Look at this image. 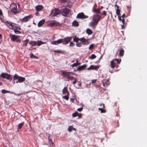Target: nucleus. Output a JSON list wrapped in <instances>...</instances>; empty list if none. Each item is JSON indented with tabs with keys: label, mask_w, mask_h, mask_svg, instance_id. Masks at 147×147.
<instances>
[{
	"label": "nucleus",
	"mask_w": 147,
	"mask_h": 147,
	"mask_svg": "<svg viewBox=\"0 0 147 147\" xmlns=\"http://www.w3.org/2000/svg\"><path fill=\"white\" fill-rule=\"evenodd\" d=\"M102 18L100 15L98 14L93 15L92 18V21L89 24V26L92 27H95Z\"/></svg>",
	"instance_id": "f257e3e1"
},
{
	"label": "nucleus",
	"mask_w": 147,
	"mask_h": 147,
	"mask_svg": "<svg viewBox=\"0 0 147 147\" xmlns=\"http://www.w3.org/2000/svg\"><path fill=\"white\" fill-rule=\"evenodd\" d=\"M3 22L10 29H14L16 28V24L14 23L9 21H5Z\"/></svg>",
	"instance_id": "f03ea898"
},
{
	"label": "nucleus",
	"mask_w": 147,
	"mask_h": 147,
	"mask_svg": "<svg viewBox=\"0 0 147 147\" xmlns=\"http://www.w3.org/2000/svg\"><path fill=\"white\" fill-rule=\"evenodd\" d=\"M0 77L3 78H6L7 79L9 80H12V78L11 75L8 74L6 73H2L0 75Z\"/></svg>",
	"instance_id": "7ed1b4c3"
},
{
	"label": "nucleus",
	"mask_w": 147,
	"mask_h": 147,
	"mask_svg": "<svg viewBox=\"0 0 147 147\" xmlns=\"http://www.w3.org/2000/svg\"><path fill=\"white\" fill-rule=\"evenodd\" d=\"M47 23V25L51 26H57L59 24V23L55 20H49Z\"/></svg>",
	"instance_id": "20e7f679"
},
{
	"label": "nucleus",
	"mask_w": 147,
	"mask_h": 147,
	"mask_svg": "<svg viewBox=\"0 0 147 147\" xmlns=\"http://www.w3.org/2000/svg\"><path fill=\"white\" fill-rule=\"evenodd\" d=\"M70 10L68 8H65L64 9H61L60 10V13L62 15L64 16H66L69 12Z\"/></svg>",
	"instance_id": "39448f33"
},
{
	"label": "nucleus",
	"mask_w": 147,
	"mask_h": 147,
	"mask_svg": "<svg viewBox=\"0 0 147 147\" xmlns=\"http://www.w3.org/2000/svg\"><path fill=\"white\" fill-rule=\"evenodd\" d=\"M72 37H67L64 39H62V43L64 45H66L71 40Z\"/></svg>",
	"instance_id": "423d86ee"
},
{
	"label": "nucleus",
	"mask_w": 147,
	"mask_h": 147,
	"mask_svg": "<svg viewBox=\"0 0 147 147\" xmlns=\"http://www.w3.org/2000/svg\"><path fill=\"white\" fill-rule=\"evenodd\" d=\"M11 11L14 13L17 12V5L15 3L11 4L10 6Z\"/></svg>",
	"instance_id": "0eeeda50"
},
{
	"label": "nucleus",
	"mask_w": 147,
	"mask_h": 147,
	"mask_svg": "<svg viewBox=\"0 0 147 147\" xmlns=\"http://www.w3.org/2000/svg\"><path fill=\"white\" fill-rule=\"evenodd\" d=\"M60 13V10L57 9H55L53 10L51 14V16H55L59 14Z\"/></svg>",
	"instance_id": "6e6552de"
},
{
	"label": "nucleus",
	"mask_w": 147,
	"mask_h": 147,
	"mask_svg": "<svg viewBox=\"0 0 147 147\" xmlns=\"http://www.w3.org/2000/svg\"><path fill=\"white\" fill-rule=\"evenodd\" d=\"M88 18V16L84 15V13L82 12L78 13L77 16V18H78L85 19Z\"/></svg>",
	"instance_id": "1a4fd4ad"
},
{
	"label": "nucleus",
	"mask_w": 147,
	"mask_h": 147,
	"mask_svg": "<svg viewBox=\"0 0 147 147\" xmlns=\"http://www.w3.org/2000/svg\"><path fill=\"white\" fill-rule=\"evenodd\" d=\"M71 72H65L64 71H62V74L63 76H67L68 78L70 76V74H72Z\"/></svg>",
	"instance_id": "9d476101"
},
{
	"label": "nucleus",
	"mask_w": 147,
	"mask_h": 147,
	"mask_svg": "<svg viewBox=\"0 0 147 147\" xmlns=\"http://www.w3.org/2000/svg\"><path fill=\"white\" fill-rule=\"evenodd\" d=\"M62 39H59L57 40L53 41L51 42V43L52 45H58V44L61 43H62Z\"/></svg>",
	"instance_id": "9b49d317"
},
{
	"label": "nucleus",
	"mask_w": 147,
	"mask_h": 147,
	"mask_svg": "<svg viewBox=\"0 0 147 147\" xmlns=\"http://www.w3.org/2000/svg\"><path fill=\"white\" fill-rule=\"evenodd\" d=\"M82 44L84 45H88L89 44V43L88 40L84 38H81V41Z\"/></svg>",
	"instance_id": "f8f14e48"
},
{
	"label": "nucleus",
	"mask_w": 147,
	"mask_h": 147,
	"mask_svg": "<svg viewBox=\"0 0 147 147\" xmlns=\"http://www.w3.org/2000/svg\"><path fill=\"white\" fill-rule=\"evenodd\" d=\"M121 18V16H118V18L119 20L120 21H121L122 22V23H123V24L121 25V26L122 27V29H123L124 28V24L125 22V19L123 18Z\"/></svg>",
	"instance_id": "ddd939ff"
},
{
	"label": "nucleus",
	"mask_w": 147,
	"mask_h": 147,
	"mask_svg": "<svg viewBox=\"0 0 147 147\" xmlns=\"http://www.w3.org/2000/svg\"><path fill=\"white\" fill-rule=\"evenodd\" d=\"M31 18V15H29L25 17L21 20L22 22H27Z\"/></svg>",
	"instance_id": "4468645a"
},
{
	"label": "nucleus",
	"mask_w": 147,
	"mask_h": 147,
	"mask_svg": "<svg viewBox=\"0 0 147 147\" xmlns=\"http://www.w3.org/2000/svg\"><path fill=\"white\" fill-rule=\"evenodd\" d=\"M10 36L11 39L13 41H15L18 38V36H16L15 35L11 34H10Z\"/></svg>",
	"instance_id": "2eb2a0df"
},
{
	"label": "nucleus",
	"mask_w": 147,
	"mask_h": 147,
	"mask_svg": "<svg viewBox=\"0 0 147 147\" xmlns=\"http://www.w3.org/2000/svg\"><path fill=\"white\" fill-rule=\"evenodd\" d=\"M115 59H113L111 61V67L112 68H113L114 67H115L116 66V63L115 62Z\"/></svg>",
	"instance_id": "dca6fc26"
},
{
	"label": "nucleus",
	"mask_w": 147,
	"mask_h": 147,
	"mask_svg": "<svg viewBox=\"0 0 147 147\" xmlns=\"http://www.w3.org/2000/svg\"><path fill=\"white\" fill-rule=\"evenodd\" d=\"M109 80L108 79H106L103 82V86L105 87L109 85Z\"/></svg>",
	"instance_id": "f3484780"
},
{
	"label": "nucleus",
	"mask_w": 147,
	"mask_h": 147,
	"mask_svg": "<svg viewBox=\"0 0 147 147\" xmlns=\"http://www.w3.org/2000/svg\"><path fill=\"white\" fill-rule=\"evenodd\" d=\"M86 65H84L81 66L79 67L75 71H80L83 68L86 67Z\"/></svg>",
	"instance_id": "a211bd4d"
},
{
	"label": "nucleus",
	"mask_w": 147,
	"mask_h": 147,
	"mask_svg": "<svg viewBox=\"0 0 147 147\" xmlns=\"http://www.w3.org/2000/svg\"><path fill=\"white\" fill-rule=\"evenodd\" d=\"M62 93L63 94H67V95H69V92L67 90V88L64 87L62 90Z\"/></svg>",
	"instance_id": "6ab92c4d"
},
{
	"label": "nucleus",
	"mask_w": 147,
	"mask_h": 147,
	"mask_svg": "<svg viewBox=\"0 0 147 147\" xmlns=\"http://www.w3.org/2000/svg\"><path fill=\"white\" fill-rule=\"evenodd\" d=\"M45 22L44 20H40L38 24V26L39 27H41Z\"/></svg>",
	"instance_id": "aec40b11"
},
{
	"label": "nucleus",
	"mask_w": 147,
	"mask_h": 147,
	"mask_svg": "<svg viewBox=\"0 0 147 147\" xmlns=\"http://www.w3.org/2000/svg\"><path fill=\"white\" fill-rule=\"evenodd\" d=\"M25 80V78L24 77L20 76L18 80V82L20 83L24 81Z\"/></svg>",
	"instance_id": "412c9836"
},
{
	"label": "nucleus",
	"mask_w": 147,
	"mask_h": 147,
	"mask_svg": "<svg viewBox=\"0 0 147 147\" xmlns=\"http://www.w3.org/2000/svg\"><path fill=\"white\" fill-rule=\"evenodd\" d=\"M80 64V63L78 62V59H77L76 61V62L75 63H74L72 65H71L72 67H75L78 66Z\"/></svg>",
	"instance_id": "4be33fe9"
},
{
	"label": "nucleus",
	"mask_w": 147,
	"mask_h": 147,
	"mask_svg": "<svg viewBox=\"0 0 147 147\" xmlns=\"http://www.w3.org/2000/svg\"><path fill=\"white\" fill-rule=\"evenodd\" d=\"M42 8V6L41 5H38L36 7V9L37 11H41Z\"/></svg>",
	"instance_id": "5701e85b"
},
{
	"label": "nucleus",
	"mask_w": 147,
	"mask_h": 147,
	"mask_svg": "<svg viewBox=\"0 0 147 147\" xmlns=\"http://www.w3.org/2000/svg\"><path fill=\"white\" fill-rule=\"evenodd\" d=\"M73 41L76 42H78L79 41H81V38L76 37V36L74 37L73 38Z\"/></svg>",
	"instance_id": "b1692460"
},
{
	"label": "nucleus",
	"mask_w": 147,
	"mask_h": 147,
	"mask_svg": "<svg viewBox=\"0 0 147 147\" xmlns=\"http://www.w3.org/2000/svg\"><path fill=\"white\" fill-rule=\"evenodd\" d=\"M97 68L96 66H94L92 65L88 69V70H94L96 69Z\"/></svg>",
	"instance_id": "393cba45"
},
{
	"label": "nucleus",
	"mask_w": 147,
	"mask_h": 147,
	"mask_svg": "<svg viewBox=\"0 0 147 147\" xmlns=\"http://www.w3.org/2000/svg\"><path fill=\"white\" fill-rule=\"evenodd\" d=\"M29 44L31 45L32 46L35 45L37 44V42L35 41H30Z\"/></svg>",
	"instance_id": "a878e982"
},
{
	"label": "nucleus",
	"mask_w": 147,
	"mask_h": 147,
	"mask_svg": "<svg viewBox=\"0 0 147 147\" xmlns=\"http://www.w3.org/2000/svg\"><path fill=\"white\" fill-rule=\"evenodd\" d=\"M86 33L88 34H91L92 33V30L89 28H88L86 30Z\"/></svg>",
	"instance_id": "bb28decb"
},
{
	"label": "nucleus",
	"mask_w": 147,
	"mask_h": 147,
	"mask_svg": "<svg viewBox=\"0 0 147 147\" xmlns=\"http://www.w3.org/2000/svg\"><path fill=\"white\" fill-rule=\"evenodd\" d=\"M72 25L75 26H78V22L76 21H74L72 22Z\"/></svg>",
	"instance_id": "cd10ccee"
},
{
	"label": "nucleus",
	"mask_w": 147,
	"mask_h": 147,
	"mask_svg": "<svg viewBox=\"0 0 147 147\" xmlns=\"http://www.w3.org/2000/svg\"><path fill=\"white\" fill-rule=\"evenodd\" d=\"M45 43V42H43L41 40H38L37 42V45L38 46H40L41 45L44 44Z\"/></svg>",
	"instance_id": "c85d7f7f"
},
{
	"label": "nucleus",
	"mask_w": 147,
	"mask_h": 147,
	"mask_svg": "<svg viewBox=\"0 0 147 147\" xmlns=\"http://www.w3.org/2000/svg\"><path fill=\"white\" fill-rule=\"evenodd\" d=\"M124 50L122 48L121 49L119 53V55L120 56H123L124 55Z\"/></svg>",
	"instance_id": "c756f323"
},
{
	"label": "nucleus",
	"mask_w": 147,
	"mask_h": 147,
	"mask_svg": "<svg viewBox=\"0 0 147 147\" xmlns=\"http://www.w3.org/2000/svg\"><path fill=\"white\" fill-rule=\"evenodd\" d=\"M30 57L32 58H35V59H37L38 58V57L35 56L32 53H31L30 54Z\"/></svg>",
	"instance_id": "7c9ffc66"
},
{
	"label": "nucleus",
	"mask_w": 147,
	"mask_h": 147,
	"mask_svg": "<svg viewBox=\"0 0 147 147\" xmlns=\"http://www.w3.org/2000/svg\"><path fill=\"white\" fill-rule=\"evenodd\" d=\"M20 77L17 74H15L13 76V80H14L16 79L18 80V79Z\"/></svg>",
	"instance_id": "2f4dec72"
},
{
	"label": "nucleus",
	"mask_w": 147,
	"mask_h": 147,
	"mask_svg": "<svg viewBox=\"0 0 147 147\" xmlns=\"http://www.w3.org/2000/svg\"><path fill=\"white\" fill-rule=\"evenodd\" d=\"M76 46L78 47H82V43L81 42H78L76 43Z\"/></svg>",
	"instance_id": "473e14b6"
},
{
	"label": "nucleus",
	"mask_w": 147,
	"mask_h": 147,
	"mask_svg": "<svg viewBox=\"0 0 147 147\" xmlns=\"http://www.w3.org/2000/svg\"><path fill=\"white\" fill-rule=\"evenodd\" d=\"M28 39H26V40L23 41L24 44L23 45L26 46L27 45L28 42L29 41Z\"/></svg>",
	"instance_id": "72a5a7b5"
},
{
	"label": "nucleus",
	"mask_w": 147,
	"mask_h": 147,
	"mask_svg": "<svg viewBox=\"0 0 147 147\" xmlns=\"http://www.w3.org/2000/svg\"><path fill=\"white\" fill-rule=\"evenodd\" d=\"M24 122H22L19 124L18 125V128L19 129H21L22 128V126L24 125Z\"/></svg>",
	"instance_id": "f704fd0d"
},
{
	"label": "nucleus",
	"mask_w": 147,
	"mask_h": 147,
	"mask_svg": "<svg viewBox=\"0 0 147 147\" xmlns=\"http://www.w3.org/2000/svg\"><path fill=\"white\" fill-rule=\"evenodd\" d=\"M69 95H67V94L66 95L63 96L62 97L63 98L66 100H68L69 98Z\"/></svg>",
	"instance_id": "c9c22d12"
},
{
	"label": "nucleus",
	"mask_w": 147,
	"mask_h": 147,
	"mask_svg": "<svg viewBox=\"0 0 147 147\" xmlns=\"http://www.w3.org/2000/svg\"><path fill=\"white\" fill-rule=\"evenodd\" d=\"M53 52L55 53H56V52H57V53H63L64 52V51H61V50H54L53 51Z\"/></svg>",
	"instance_id": "e433bc0d"
},
{
	"label": "nucleus",
	"mask_w": 147,
	"mask_h": 147,
	"mask_svg": "<svg viewBox=\"0 0 147 147\" xmlns=\"http://www.w3.org/2000/svg\"><path fill=\"white\" fill-rule=\"evenodd\" d=\"M96 57V56L94 54H92L89 57V58L92 59L95 58Z\"/></svg>",
	"instance_id": "4c0bfd02"
},
{
	"label": "nucleus",
	"mask_w": 147,
	"mask_h": 147,
	"mask_svg": "<svg viewBox=\"0 0 147 147\" xmlns=\"http://www.w3.org/2000/svg\"><path fill=\"white\" fill-rule=\"evenodd\" d=\"M49 141V143L50 145L52 144L53 146H54L53 145V142L52 140L50 138H48Z\"/></svg>",
	"instance_id": "58836bf2"
},
{
	"label": "nucleus",
	"mask_w": 147,
	"mask_h": 147,
	"mask_svg": "<svg viewBox=\"0 0 147 147\" xmlns=\"http://www.w3.org/2000/svg\"><path fill=\"white\" fill-rule=\"evenodd\" d=\"M94 11L96 13L100 14V9H95Z\"/></svg>",
	"instance_id": "ea45409f"
},
{
	"label": "nucleus",
	"mask_w": 147,
	"mask_h": 147,
	"mask_svg": "<svg viewBox=\"0 0 147 147\" xmlns=\"http://www.w3.org/2000/svg\"><path fill=\"white\" fill-rule=\"evenodd\" d=\"M116 13L117 15H118V16H120V10L119 8L117 9L116 10Z\"/></svg>",
	"instance_id": "a19ab883"
},
{
	"label": "nucleus",
	"mask_w": 147,
	"mask_h": 147,
	"mask_svg": "<svg viewBox=\"0 0 147 147\" xmlns=\"http://www.w3.org/2000/svg\"><path fill=\"white\" fill-rule=\"evenodd\" d=\"M73 129V127L72 126H69L67 129V131L69 132H71Z\"/></svg>",
	"instance_id": "79ce46f5"
},
{
	"label": "nucleus",
	"mask_w": 147,
	"mask_h": 147,
	"mask_svg": "<svg viewBox=\"0 0 147 147\" xmlns=\"http://www.w3.org/2000/svg\"><path fill=\"white\" fill-rule=\"evenodd\" d=\"M98 109L101 111V113H105L106 112V111L104 109H103L102 108H99Z\"/></svg>",
	"instance_id": "37998d69"
},
{
	"label": "nucleus",
	"mask_w": 147,
	"mask_h": 147,
	"mask_svg": "<svg viewBox=\"0 0 147 147\" xmlns=\"http://www.w3.org/2000/svg\"><path fill=\"white\" fill-rule=\"evenodd\" d=\"M94 48V44H91L88 47V49L89 50L92 49Z\"/></svg>",
	"instance_id": "c03bdc74"
},
{
	"label": "nucleus",
	"mask_w": 147,
	"mask_h": 147,
	"mask_svg": "<svg viewBox=\"0 0 147 147\" xmlns=\"http://www.w3.org/2000/svg\"><path fill=\"white\" fill-rule=\"evenodd\" d=\"M78 115V113L76 111L72 114V116L73 117H75Z\"/></svg>",
	"instance_id": "a18cd8bd"
},
{
	"label": "nucleus",
	"mask_w": 147,
	"mask_h": 147,
	"mask_svg": "<svg viewBox=\"0 0 147 147\" xmlns=\"http://www.w3.org/2000/svg\"><path fill=\"white\" fill-rule=\"evenodd\" d=\"M75 44L72 42H71L70 43L69 46L73 47L74 46Z\"/></svg>",
	"instance_id": "49530a36"
},
{
	"label": "nucleus",
	"mask_w": 147,
	"mask_h": 147,
	"mask_svg": "<svg viewBox=\"0 0 147 147\" xmlns=\"http://www.w3.org/2000/svg\"><path fill=\"white\" fill-rule=\"evenodd\" d=\"M115 59V61H117V63L118 64H119L120 63L121 61V59Z\"/></svg>",
	"instance_id": "de8ad7c7"
},
{
	"label": "nucleus",
	"mask_w": 147,
	"mask_h": 147,
	"mask_svg": "<svg viewBox=\"0 0 147 147\" xmlns=\"http://www.w3.org/2000/svg\"><path fill=\"white\" fill-rule=\"evenodd\" d=\"M3 93H5L7 92H10L9 91H7V90H2L1 91Z\"/></svg>",
	"instance_id": "09e8293b"
},
{
	"label": "nucleus",
	"mask_w": 147,
	"mask_h": 147,
	"mask_svg": "<svg viewBox=\"0 0 147 147\" xmlns=\"http://www.w3.org/2000/svg\"><path fill=\"white\" fill-rule=\"evenodd\" d=\"M14 32L16 33V34H20V31H19L18 30H14Z\"/></svg>",
	"instance_id": "8fccbe9b"
},
{
	"label": "nucleus",
	"mask_w": 147,
	"mask_h": 147,
	"mask_svg": "<svg viewBox=\"0 0 147 147\" xmlns=\"http://www.w3.org/2000/svg\"><path fill=\"white\" fill-rule=\"evenodd\" d=\"M75 78H74L73 77H71L70 76L68 78L71 80H74Z\"/></svg>",
	"instance_id": "3c124183"
},
{
	"label": "nucleus",
	"mask_w": 147,
	"mask_h": 147,
	"mask_svg": "<svg viewBox=\"0 0 147 147\" xmlns=\"http://www.w3.org/2000/svg\"><path fill=\"white\" fill-rule=\"evenodd\" d=\"M82 109H83V107H81V108L78 109L77 110L78 111L80 112L82 111Z\"/></svg>",
	"instance_id": "603ef678"
},
{
	"label": "nucleus",
	"mask_w": 147,
	"mask_h": 147,
	"mask_svg": "<svg viewBox=\"0 0 147 147\" xmlns=\"http://www.w3.org/2000/svg\"><path fill=\"white\" fill-rule=\"evenodd\" d=\"M76 83V78H74V81L72 82L73 84H75Z\"/></svg>",
	"instance_id": "864d4df0"
},
{
	"label": "nucleus",
	"mask_w": 147,
	"mask_h": 147,
	"mask_svg": "<svg viewBox=\"0 0 147 147\" xmlns=\"http://www.w3.org/2000/svg\"><path fill=\"white\" fill-rule=\"evenodd\" d=\"M97 81L96 79L92 80V83H94Z\"/></svg>",
	"instance_id": "5fc2aeb1"
},
{
	"label": "nucleus",
	"mask_w": 147,
	"mask_h": 147,
	"mask_svg": "<svg viewBox=\"0 0 147 147\" xmlns=\"http://www.w3.org/2000/svg\"><path fill=\"white\" fill-rule=\"evenodd\" d=\"M1 16H3L2 12L1 10L0 9V17H1Z\"/></svg>",
	"instance_id": "6e6d98bb"
},
{
	"label": "nucleus",
	"mask_w": 147,
	"mask_h": 147,
	"mask_svg": "<svg viewBox=\"0 0 147 147\" xmlns=\"http://www.w3.org/2000/svg\"><path fill=\"white\" fill-rule=\"evenodd\" d=\"M106 11H104L103 12L102 15H104V16H105L106 15Z\"/></svg>",
	"instance_id": "4d7b16f0"
},
{
	"label": "nucleus",
	"mask_w": 147,
	"mask_h": 147,
	"mask_svg": "<svg viewBox=\"0 0 147 147\" xmlns=\"http://www.w3.org/2000/svg\"><path fill=\"white\" fill-rule=\"evenodd\" d=\"M100 106L101 107H103V108H105L104 104H101L100 105Z\"/></svg>",
	"instance_id": "13d9d810"
},
{
	"label": "nucleus",
	"mask_w": 147,
	"mask_h": 147,
	"mask_svg": "<svg viewBox=\"0 0 147 147\" xmlns=\"http://www.w3.org/2000/svg\"><path fill=\"white\" fill-rule=\"evenodd\" d=\"M121 17V18H124L125 17V14L124 13L122 16Z\"/></svg>",
	"instance_id": "bf43d9fd"
},
{
	"label": "nucleus",
	"mask_w": 147,
	"mask_h": 147,
	"mask_svg": "<svg viewBox=\"0 0 147 147\" xmlns=\"http://www.w3.org/2000/svg\"><path fill=\"white\" fill-rule=\"evenodd\" d=\"M78 118H80L82 117V114L81 113L79 114H78Z\"/></svg>",
	"instance_id": "052dcab7"
},
{
	"label": "nucleus",
	"mask_w": 147,
	"mask_h": 147,
	"mask_svg": "<svg viewBox=\"0 0 147 147\" xmlns=\"http://www.w3.org/2000/svg\"><path fill=\"white\" fill-rule=\"evenodd\" d=\"M70 100L71 101L73 102L74 101V100L72 98H70Z\"/></svg>",
	"instance_id": "680f3d73"
},
{
	"label": "nucleus",
	"mask_w": 147,
	"mask_h": 147,
	"mask_svg": "<svg viewBox=\"0 0 147 147\" xmlns=\"http://www.w3.org/2000/svg\"><path fill=\"white\" fill-rule=\"evenodd\" d=\"M16 42H20V40L19 39H17L16 40Z\"/></svg>",
	"instance_id": "e2e57ef3"
},
{
	"label": "nucleus",
	"mask_w": 147,
	"mask_h": 147,
	"mask_svg": "<svg viewBox=\"0 0 147 147\" xmlns=\"http://www.w3.org/2000/svg\"><path fill=\"white\" fill-rule=\"evenodd\" d=\"M115 6H116L117 7V9L119 8V7L117 5V4L115 5Z\"/></svg>",
	"instance_id": "0e129e2a"
},
{
	"label": "nucleus",
	"mask_w": 147,
	"mask_h": 147,
	"mask_svg": "<svg viewBox=\"0 0 147 147\" xmlns=\"http://www.w3.org/2000/svg\"><path fill=\"white\" fill-rule=\"evenodd\" d=\"M2 38V35L1 34H0V39L1 38Z\"/></svg>",
	"instance_id": "69168bd1"
},
{
	"label": "nucleus",
	"mask_w": 147,
	"mask_h": 147,
	"mask_svg": "<svg viewBox=\"0 0 147 147\" xmlns=\"http://www.w3.org/2000/svg\"><path fill=\"white\" fill-rule=\"evenodd\" d=\"M38 12H36V15H37L38 14Z\"/></svg>",
	"instance_id": "338daca9"
},
{
	"label": "nucleus",
	"mask_w": 147,
	"mask_h": 147,
	"mask_svg": "<svg viewBox=\"0 0 147 147\" xmlns=\"http://www.w3.org/2000/svg\"><path fill=\"white\" fill-rule=\"evenodd\" d=\"M81 83H80V84H78V85L80 86H81Z\"/></svg>",
	"instance_id": "774afa93"
}]
</instances>
